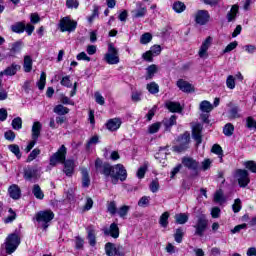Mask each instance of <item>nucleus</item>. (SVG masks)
Segmentation results:
<instances>
[{"instance_id": "30", "label": "nucleus", "mask_w": 256, "mask_h": 256, "mask_svg": "<svg viewBox=\"0 0 256 256\" xmlns=\"http://www.w3.org/2000/svg\"><path fill=\"white\" fill-rule=\"evenodd\" d=\"M225 194L223 193L222 189H219L215 192L214 194V202L215 203H220V205H223L225 203Z\"/></svg>"}, {"instance_id": "7", "label": "nucleus", "mask_w": 256, "mask_h": 256, "mask_svg": "<svg viewBox=\"0 0 256 256\" xmlns=\"http://www.w3.org/2000/svg\"><path fill=\"white\" fill-rule=\"evenodd\" d=\"M54 217L55 214L51 210L40 211L36 214V221L42 225L43 229H47L48 223L53 221Z\"/></svg>"}, {"instance_id": "56", "label": "nucleus", "mask_w": 256, "mask_h": 256, "mask_svg": "<svg viewBox=\"0 0 256 256\" xmlns=\"http://www.w3.org/2000/svg\"><path fill=\"white\" fill-rule=\"evenodd\" d=\"M244 167H246V169H249V171H251V173H256V163H255V161L245 162Z\"/></svg>"}, {"instance_id": "15", "label": "nucleus", "mask_w": 256, "mask_h": 256, "mask_svg": "<svg viewBox=\"0 0 256 256\" xmlns=\"http://www.w3.org/2000/svg\"><path fill=\"white\" fill-rule=\"evenodd\" d=\"M88 243L91 247L97 245V235L95 234V226L90 225L86 228Z\"/></svg>"}, {"instance_id": "58", "label": "nucleus", "mask_w": 256, "mask_h": 256, "mask_svg": "<svg viewBox=\"0 0 256 256\" xmlns=\"http://www.w3.org/2000/svg\"><path fill=\"white\" fill-rule=\"evenodd\" d=\"M149 189L152 193H157L159 191V180H153L149 185Z\"/></svg>"}, {"instance_id": "26", "label": "nucleus", "mask_w": 256, "mask_h": 256, "mask_svg": "<svg viewBox=\"0 0 256 256\" xmlns=\"http://www.w3.org/2000/svg\"><path fill=\"white\" fill-rule=\"evenodd\" d=\"M23 69L25 73H31V71L33 70V58H31V56H24Z\"/></svg>"}, {"instance_id": "60", "label": "nucleus", "mask_w": 256, "mask_h": 256, "mask_svg": "<svg viewBox=\"0 0 256 256\" xmlns=\"http://www.w3.org/2000/svg\"><path fill=\"white\" fill-rule=\"evenodd\" d=\"M238 45L239 44L237 43V41L231 42L226 46L223 53H231V51H233V49H236Z\"/></svg>"}, {"instance_id": "54", "label": "nucleus", "mask_w": 256, "mask_h": 256, "mask_svg": "<svg viewBox=\"0 0 256 256\" xmlns=\"http://www.w3.org/2000/svg\"><path fill=\"white\" fill-rule=\"evenodd\" d=\"M149 201H151V197H149V196H143V197L140 198V200L138 201V207H148Z\"/></svg>"}, {"instance_id": "63", "label": "nucleus", "mask_w": 256, "mask_h": 256, "mask_svg": "<svg viewBox=\"0 0 256 256\" xmlns=\"http://www.w3.org/2000/svg\"><path fill=\"white\" fill-rule=\"evenodd\" d=\"M75 245H76V249H83V246L85 245V240L77 236L75 239Z\"/></svg>"}, {"instance_id": "28", "label": "nucleus", "mask_w": 256, "mask_h": 256, "mask_svg": "<svg viewBox=\"0 0 256 256\" xmlns=\"http://www.w3.org/2000/svg\"><path fill=\"white\" fill-rule=\"evenodd\" d=\"M32 193L36 199H39L40 201L44 199L45 194L43 193V190H41V186L39 184H35L32 188Z\"/></svg>"}, {"instance_id": "2", "label": "nucleus", "mask_w": 256, "mask_h": 256, "mask_svg": "<svg viewBox=\"0 0 256 256\" xmlns=\"http://www.w3.org/2000/svg\"><path fill=\"white\" fill-rule=\"evenodd\" d=\"M67 159V147L62 145L56 153H54L50 157V165L55 167L57 163H63L64 169L63 172L67 177H73V173H75V161L66 160Z\"/></svg>"}, {"instance_id": "32", "label": "nucleus", "mask_w": 256, "mask_h": 256, "mask_svg": "<svg viewBox=\"0 0 256 256\" xmlns=\"http://www.w3.org/2000/svg\"><path fill=\"white\" fill-rule=\"evenodd\" d=\"M91 185V179L89 178V172L87 169L82 170V187H89Z\"/></svg>"}, {"instance_id": "45", "label": "nucleus", "mask_w": 256, "mask_h": 256, "mask_svg": "<svg viewBox=\"0 0 256 256\" xmlns=\"http://www.w3.org/2000/svg\"><path fill=\"white\" fill-rule=\"evenodd\" d=\"M107 211L110 215H116L117 213V202L111 201L107 202Z\"/></svg>"}, {"instance_id": "47", "label": "nucleus", "mask_w": 256, "mask_h": 256, "mask_svg": "<svg viewBox=\"0 0 256 256\" xmlns=\"http://www.w3.org/2000/svg\"><path fill=\"white\" fill-rule=\"evenodd\" d=\"M41 155V150L39 148H35L27 157L26 162L31 163L34 159H37V156Z\"/></svg>"}, {"instance_id": "1", "label": "nucleus", "mask_w": 256, "mask_h": 256, "mask_svg": "<svg viewBox=\"0 0 256 256\" xmlns=\"http://www.w3.org/2000/svg\"><path fill=\"white\" fill-rule=\"evenodd\" d=\"M95 169L101 175L111 178V183L117 185L119 181L127 180V169L123 164H116L111 166L109 163H104L100 158H97L95 161Z\"/></svg>"}, {"instance_id": "42", "label": "nucleus", "mask_w": 256, "mask_h": 256, "mask_svg": "<svg viewBox=\"0 0 256 256\" xmlns=\"http://www.w3.org/2000/svg\"><path fill=\"white\" fill-rule=\"evenodd\" d=\"M13 33H23L25 31V23L18 22L11 26Z\"/></svg>"}, {"instance_id": "8", "label": "nucleus", "mask_w": 256, "mask_h": 256, "mask_svg": "<svg viewBox=\"0 0 256 256\" xmlns=\"http://www.w3.org/2000/svg\"><path fill=\"white\" fill-rule=\"evenodd\" d=\"M59 29L61 33H73L77 29V21L71 20V17H63L59 22Z\"/></svg>"}, {"instance_id": "19", "label": "nucleus", "mask_w": 256, "mask_h": 256, "mask_svg": "<svg viewBox=\"0 0 256 256\" xmlns=\"http://www.w3.org/2000/svg\"><path fill=\"white\" fill-rule=\"evenodd\" d=\"M21 49H23V42L17 41L11 44V48L9 50V53H7V57H15L17 53H21Z\"/></svg>"}, {"instance_id": "17", "label": "nucleus", "mask_w": 256, "mask_h": 256, "mask_svg": "<svg viewBox=\"0 0 256 256\" xmlns=\"http://www.w3.org/2000/svg\"><path fill=\"white\" fill-rule=\"evenodd\" d=\"M122 123L123 121H121V118H112L107 121L106 128L108 131H117Z\"/></svg>"}, {"instance_id": "6", "label": "nucleus", "mask_w": 256, "mask_h": 256, "mask_svg": "<svg viewBox=\"0 0 256 256\" xmlns=\"http://www.w3.org/2000/svg\"><path fill=\"white\" fill-rule=\"evenodd\" d=\"M104 61H106L108 65H117L119 63V50L115 48L113 43L108 44V52L104 56Z\"/></svg>"}, {"instance_id": "16", "label": "nucleus", "mask_w": 256, "mask_h": 256, "mask_svg": "<svg viewBox=\"0 0 256 256\" xmlns=\"http://www.w3.org/2000/svg\"><path fill=\"white\" fill-rule=\"evenodd\" d=\"M104 235H110L113 239H119V226L117 223H112L109 228H105Z\"/></svg>"}, {"instance_id": "38", "label": "nucleus", "mask_w": 256, "mask_h": 256, "mask_svg": "<svg viewBox=\"0 0 256 256\" xmlns=\"http://www.w3.org/2000/svg\"><path fill=\"white\" fill-rule=\"evenodd\" d=\"M146 89L151 93V95H157V93H159V84L151 82L146 85Z\"/></svg>"}, {"instance_id": "3", "label": "nucleus", "mask_w": 256, "mask_h": 256, "mask_svg": "<svg viewBox=\"0 0 256 256\" xmlns=\"http://www.w3.org/2000/svg\"><path fill=\"white\" fill-rule=\"evenodd\" d=\"M176 145L172 147L174 153H185L189 149V143H191V134L184 132L182 135L176 138Z\"/></svg>"}, {"instance_id": "61", "label": "nucleus", "mask_w": 256, "mask_h": 256, "mask_svg": "<svg viewBox=\"0 0 256 256\" xmlns=\"http://www.w3.org/2000/svg\"><path fill=\"white\" fill-rule=\"evenodd\" d=\"M94 97L98 105H105V98L101 95V93L95 92Z\"/></svg>"}, {"instance_id": "4", "label": "nucleus", "mask_w": 256, "mask_h": 256, "mask_svg": "<svg viewBox=\"0 0 256 256\" xmlns=\"http://www.w3.org/2000/svg\"><path fill=\"white\" fill-rule=\"evenodd\" d=\"M19 245H21V238H19V235L15 233L10 234L6 238V242H5V251L7 255H11L12 253H15Z\"/></svg>"}, {"instance_id": "18", "label": "nucleus", "mask_w": 256, "mask_h": 256, "mask_svg": "<svg viewBox=\"0 0 256 256\" xmlns=\"http://www.w3.org/2000/svg\"><path fill=\"white\" fill-rule=\"evenodd\" d=\"M21 70V65L12 63L11 66H8L4 71L0 72V75H7L8 77H13L17 75V72Z\"/></svg>"}, {"instance_id": "25", "label": "nucleus", "mask_w": 256, "mask_h": 256, "mask_svg": "<svg viewBox=\"0 0 256 256\" xmlns=\"http://www.w3.org/2000/svg\"><path fill=\"white\" fill-rule=\"evenodd\" d=\"M42 125L41 122H34L33 126H32V139L34 140H38L39 139V135H41V129H42Z\"/></svg>"}, {"instance_id": "21", "label": "nucleus", "mask_w": 256, "mask_h": 256, "mask_svg": "<svg viewBox=\"0 0 256 256\" xmlns=\"http://www.w3.org/2000/svg\"><path fill=\"white\" fill-rule=\"evenodd\" d=\"M37 171L38 170L36 167L28 166L24 170V179H26V181H31V179H37Z\"/></svg>"}, {"instance_id": "14", "label": "nucleus", "mask_w": 256, "mask_h": 256, "mask_svg": "<svg viewBox=\"0 0 256 256\" xmlns=\"http://www.w3.org/2000/svg\"><path fill=\"white\" fill-rule=\"evenodd\" d=\"M147 15V7L143 5L141 2H137L136 9L132 11V17L134 19H141V17H145Z\"/></svg>"}, {"instance_id": "34", "label": "nucleus", "mask_w": 256, "mask_h": 256, "mask_svg": "<svg viewBox=\"0 0 256 256\" xmlns=\"http://www.w3.org/2000/svg\"><path fill=\"white\" fill-rule=\"evenodd\" d=\"M9 151L15 155L17 159H21L22 154H21V149L19 148V145L17 144H11L8 146Z\"/></svg>"}, {"instance_id": "27", "label": "nucleus", "mask_w": 256, "mask_h": 256, "mask_svg": "<svg viewBox=\"0 0 256 256\" xmlns=\"http://www.w3.org/2000/svg\"><path fill=\"white\" fill-rule=\"evenodd\" d=\"M237 13H239V6L233 5L231 10L227 13V16H226L228 23H231V21H235V17H237Z\"/></svg>"}, {"instance_id": "29", "label": "nucleus", "mask_w": 256, "mask_h": 256, "mask_svg": "<svg viewBox=\"0 0 256 256\" xmlns=\"http://www.w3.org/2000/svg\"><path fill=\"white\" fill-rule=\"evenodd\" d=\"M53 113L56 115H67L69 113V108L63 106L62 104H58L53 108Z\"/></svg>"}, {"instance_id": "12", "label": "nucleus", "mask_w": 256, "mask_h": 256, "mask_svg": "<svg viewBox=\"0 0 256 256\" xmlns=\"http://www.w3.org/2000/svg\"><path fill=\"white\" fill-rule=\"evenodd\" d=\"M182 165L189 169L190 171H194L195 175H197V171L199 170V162L192 157H184L182 158Z\"/></svg>"}, {"instance_id": "43", "label": "nucleus", "mask_w": 256, "mask_h": 256, "mask_svg": "<svg viewBox=\"0 0 256 256\" xmlns=\"http://www.w3.org/2000/svg\"><path fill=\"white\" fill-rule=\"evenodd\" d=\"M46 81H47V74L45 72H42L40 75V79L37 82V86H38V89H40V91H43V89H45Z\"/></svg>"}, {"instance_id": "24", "label": "nucleus", "mask_w": 256, "mask_h": 256, "mask_svg": "<svg viewBox=\"0 0 256 256\" xmlns=\"http://www.w3.org/2000/svg\"><path fill=\"white\" fill-rule=\"evenodd\" d=\"M166 108L170 110L171 113H181V111H183L179 102H166Z\"/></svg>"}, {"instance_id": "53", "label": "nucleus", "mask_w": 256, "mask_h": 256, "mask_svg": "<svg viewBox=\"0 0 256 256\" xmlns=\"http://www.w3.org/2000/svg\"><path fill=\"white\" fill-rule=\"evenodd\" d=\"M226 86L228 89H235V76L229 75L226 79Z\"/></svg>"}, {"instance_id": "46", "label": "nucleus", "mask_w": 256, "mask_h": 256, "mask_svg": "<svg viewBox=\"0 0 256 256\" xmlns=\"http://www.w3.org/2000/svg\"><path fill=\"white\" fill-rule=\"evenodd\" d=\"M161 227H167L169 225V212H164L159 219Z\"/></svg>"}, {"instance_id": "22", "label": "nucleus", "mask_w": 256, "mask_h": 256, "mask_svg": "<svg viewBox=\"0 0 256 256\" xmlns=\"http://www.w3.org/2000/svg\"><path fill=\"white\" fill-rule=\"evenodd\" d=\"M177 87L180 89V91H183V93H191L193 91V86L191 83L183 79L177 81Z\"/></svg>"}, {"instance_id": "62", "label": "nucleus", "mask_w": 256, "mask_h": 256, "mask_svg": "<svg viewBox=\"0 0 256 256\" xmlns=\"http://www.w3.org/2000/svg\"><path fill=\"white\" fill-rule=\"evenodd\" d=\"M4 137L7 141H15V132L8 130L5 132Z\"/></svg>"}, {"instance_id": "36", "label": "nucleus", "mask_w": 256, "mask_h": 256, "mask_svg": "<svg viewBox=\"0 0 256 256\" xmlns=\"http://www.w3.org/2000/svg\"><path fill=\"white\" fill-rule=\"evenodd\" d=\"M212 153H215V155H218L220 159V163H223V148L219 144H214L211 149Z\"/></svg>"}, {"instance_id": "9", "label": "nucleus", "mask_w": 256, "mask_h": 256, "mask_svg": "<svg viewBox=\"0 0 256 256\" xmlns=\"http://www.w3.org/2000/svg\"><path fill=\"white\" fill-rule=\"evenodd\" d=\"M235 179L238 182L239 187L245 189L249 183H251V178H249V171L245 169H237L234 174Z\"/></svg>"}, {"instance_id": "39", "label": "nucleus", "mask_w": 256, "mask_h": 256, "mask_svg": "<svg viewBox=\"0 0 256 256\" xmlns=\"http://www.w3.org/2000/svg\"><path fill=\"white\" fill-rule=\"evenodd\" d=\"M184 236L185 232L183 231V228H177L174 234V240L176 241V243H183Z\"/></svg>"}, {"instance_id": "49", "label": "nucleus", "mask_w": 256, "mask_h": 256, "mask_svg": "<svg viewBox=\"0 0 256 256\" xmlns=\"http://www.w3.org/2000/svg\"><path fill=\"white\" fill-rule=\"evenodd\" d=\"M239 117H241V115L239 114V107H237V106L232 107L229 110V118L230 119H239Z\"/></svg>"}, {"instance_id": "20", "label": "nucleus", "mask_w": 256, "mask_h": 256, "mask_svg": "<svg viewBox=\"0 0 256 256\" xmlns=\"http://www.w3.org/2000/svg\"><path fill=\"white\" fill-rule=\"evenodd\" d=\"M119 249H121V246L116 247L115 244L111 242H107L105 244V251H106V255L108 256L121 255V253H119Z\"/></svg>"}, {"instance_id": "44", "label": "nucleus", "mask_w": 256, "mask_h": 256, "mask_svg": "<svg viewBox=\"0 0 256 256\" xmlns=\"http://www.w3.org/2000/svg\"><path fill=\"white\" fill-rule=\"evenodd\" d=\"M233 131H235V126L231 123H227L223 128V133L226 137H231V135H233Z\"/></svg>"}, {"instance_id": "5", "label": "nucleus", "mask_w": 256, "mask_h": 256, "mask_svg": "<svg viewBox=\"0 0 256 256\" xmlns=\"http://www.w3.org/2000/svg\"><path fill=\"white\" fill-rule=\"evenodd\" d=\"M195 229L194 235L198 237H203L205 235V231H207V227H209V220L205 214L198 216L195 225L193 226Z\"/></svg>"}, {"instance_id": "48", "label": "nucleus", "mask_w": 256, "mask_h": 256, "mask_svg": "<svg viewBox=\"0 0 256 256\" xmlns=\"http://www.w3.org/2000/svg\"><path fill=\"white\" fill-rule=\"evenodd\" d=\"M159 129H161V122L153 123L148 127V133H150V135H153L155 133H158Z\"/></svg>"}, {"instance_id": "31", "label": "nucleus", "mask_w": 256, "mask_h": 256, "mask_svg": "<svg viewBox=\"0 0 256 256\" xmlns=\"http://www.w3.org/2000/svg\"><path fill=\"white\" fill-rule=\"evenodd\" d=\"M200 111L203 113H211V111H213V105L211 102L204 100L200 103Z\"/></svg>"}, {"instance_id": "40", "label": "nucleus", "mask_w": 256, "mask_h": 256, "mask_svg": "<svg viewBox=\"0 0 256 256\" xmlns=\"http://www.w3.org/2000/svg\"><path fill=\"white\" fill-rule=\"evenodd\" d=\"M185 9H187V6H185V3L181 1H177L173 4V10L175 11V13H183Z\"/></svg>"}, {"instance_id": "59", "label": "nucleus", "mask_w": 256, "mask_h": 256, "mask_svg": "<svg viewBox=\"0 0 256 256\" xmlns=\"http://www.w3.org/2000/svg\"><path fill=\"white\" fill-rule=\"evenodd\" d=\"M162 48L160 45H154L150 48V53L153 54L154 57H157V55H161Z\"/></svg>"}, {"instance_id": "33", "label": "nucleus", "mask_w": 256, "mask_h": 256, "mask_svg": "<svg viewBox=\"0 0 256 256\" xmlns=\"http://www.w3.org/2000/svg\"><path fill=\"white\" fill-rule=\"evenodd\" d=\"M175 219L178 225H185L189 221V216L185 213H180L175 215Z\"/></svg>"}, {"instance_id": "41", "label": "nucleus", "mask_w": 256, "mask_h": 256, "mask_svg": "<svg viewBox=\"0 0 256 256\" xmlns=\"http://www.w3.org/2000/svg\"><path fill=\"white\" fill-rule=\"evenodd\" d=\"M12 128L15 131H19L23 128V120L21 119V117H16L12 120Z\"/></svg>"}, {"instance_id": "55", "label": "nucleus", "mask_w": 256, "mask_h": 256, "mask_svg": "<svg viewBox=\"0 0 256 256\" xmlns=\"http://www.w3.org/2000/svg\"><path fill=\"white\" fill-rule=\"evenodd\" d=\"M66 7H67V9H78L79 8V1H77V0H66Z\"/></svg>"}, {"instance_id": "51", "label": "nucleus", "mask_w": 256, "mask_h": 256, "mask_svg": "<svg viewBox=\"0 0 256 256\" xmlns=\"http://www.w3.org/2000/svg\"><path fill=\"white\" fill-rule=\"evenodd\" d=\"M8 212L10 213V216H7L4 219V223H13V221L17 219V214L15 213V211H13L12 208H10Z\"/></svg>"}, {"instance_id": "11", "label": "nucleus", "mask_w": 256, "mask_h": 256, "mask_svg": "<svg viewBox=\"0 0 256 256\" xmlns=\"http://www.w3.org/2000/svg\"><path fill=\"white\" fill-rule=\"evenodd\" d=\"M192 139L196 141L197 146L203 143V125L195 124L192 127Z\"/></svg>"}, {"instance_id": "52", "label": "nucleus", "mask_w": 256, "mask_h": 256, "mask_svg": "<svg viewBox=\"0 0 256 256\" xmlns=\"http://www.w3.org/2000/svg\"><path fill=\"white\" fill-rule=\"evenodd\" d=\"M151 39H153V36H151L150 33H145L140 38V43L142 45H147V43H151Z\"/></svg>"}, {"instance_id": "13", "label": "nucleus", "mask_w": 256, "mask_h": 256, "mask_svg": "<svg viewBox=\"0 0 256 256\" xmlns=\"http://www.w3.org/2000/svg\"><path fill=\"white\" fill-rule=\"evenodd\" d=\"M211 41H213V39L211 37H208L201 45L198 55L201 59H207V57H209V54L207 53V51H209V47H211Z\"/></svg>"}, {"instance_id": "64", "label": "nucleus", "mask_w": 256, "mask_h": 256, "mask_svg": "<svg viewBox=\"0 0 256 256\" xmlns=\"http://www.w3.org/2000/svg\"><path fill=\"white\" fill-rule=\"evenodd\" d=\"M153 57L154 56L150 50L143 53V55H142V58L144 59V61H148V63H152Z\"/></svg>"}, {"instance_id": "50", "label": "nucleus", "mask_w": 256, "mask_h": 256, "mask_svg": "<svg viewBox=\"0 0 256 256\" xmlns=\"http://www.w3.org/2000/svg\"><path fill=\"white\" fill-rule=\"evenodd\" d=\"M149 167V163H145L142 167H140L137 171L138 179H143L145 177V173H147V168Z\"/></svg>"}, {"instance_id": "35", "label": "nucleus", "mask_w": 256, "mask_h": 256, "mask_svg": "<svg viewBox=\"0 0 256 256\" xmlns=\"http://www.w3.org/2000/svg\"><path fill=\"white\" fill-rule=\"evenodd\" d=\"M146 71H147L146 80L149 81V79H153V77H155V73H157V65L152 64L148 66Z\"/></svg>"}, {"instance_id": "37", "label": "nucleus", "mask_w": 256, "mask_h": 256, "mask_svg": "<svg viewBox=\"0 0 256 256\" xmlns=\"http://www.w3.org/2000/svg\"><path fill=\"white\" fill-rule=\"evenodd\" d=\"M130 209H131V206L123 205L118 209V211L116 213H118V215H119V217H121V219H125L129 213Z\"/></svg>"}, {"instance_id": "57", "label": "nucleus", "mask_w": 256, "mask_h": 256, "mask_svg": "<svg viewBox=\"0 0 256 256\" xmlns=\"http://www.w3.org/2000/svg\"><path fill=\"white\" fill-rule=\"evenodd\" d=\"M241 199L237 198L234 200V204L232 205V210L234 213H239L241 211Z\"/></svg>"}, {"instance_id": "23", "label": "nucleus", "mask_w": 256, "mask_h": 256, "mask_svg": "<svg viewBox=\"0 0 256 256\" xmlns=\"http://www.w3.org/2000/svg\"><path fill=\"white\" fill-rule=\"evenodd\" d=\"M8 193L11 199H20L21 198V189L17 184H13L8 188Z\"/></svg>"}, {"instance_id": "10", "label": "nucleus", "mask_w": 256, "mask_h": 256, "mask_svg": "<svg viewBox=\"0 0 256 256\" xmlns=\"http://www.w3.org/2000/svg\"><path fill=\"white\" fill-rule=\"evenodd\" d=\"M209 19H211V16L207 10H198L194 14V21L197 25H207V23H209Z\"/></svg>"}]
</instances>
